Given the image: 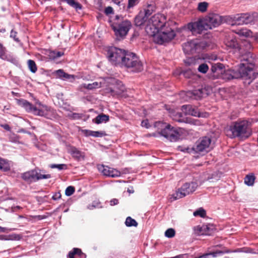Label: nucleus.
<instances>
[{
    "label": "nucleus",
    "instance_id": "5701e85b",
    "mask_svg": "<svg viewBox=\"0 0 258 258\" xmlns=\"http://www.w3.org/2000/svg\"><path fill=\"white\" fill-rule=\"evenodd\" d=\"M156 9V7L155 4H148L143 9L145 14L144 16H150L155 11Z\"/></svg>",
    "mask_w": 258,
    "mask_h": 258
},
{
    "label": "nucleus",
    "instance_id": "393cba45",
    "mask_svg": "<svg viewBox=\"0 0 258 258\" xmlns=\"http://www.w3.org/2000/svg\"><path fill=\"white\" fill-rule=\"evenodd\" d=\"M223 68V65L221 63L213 64L211 68V70L214 74H216L214 76L218 77L219 74L222 73Z\"/></svg>",
    "mask_w": 258,
    "mask_h": 258
},
{
    "label": "nucleus",
    "instance_id": "7ed1b4c3",
    "mask_svg": "<svg viewBox=\"0 0 258 258\" xmlns=\"http://www.w3.org/2000/svg\"><path fill=\"white\" fill-rule=\"evenodd\" d=\"M250 123L246 120H240L233 122L226 131L228 136L231 138L241 137L247 138L252 132L249 128Z\"/></svg>",
    "mask_w": 258,
    "mask_h": 258
},
{
    "label": "nucleus",
    "instance_id": "8fccbe9b",
    "mask_svg": "<svg viewBox=\"0 0 258 258\" xmlns=\"http://www.w3.org/2000/svg\"><path fill=\"white\" fill-rule=\"evenodd\" d=\"M54 73L55 74L57 77L63 79V76L65 75V72L62 70H58L56 71Z\"/></svg>",
    "mask_w": 258,
    "mask_h": 258
},
{
    "label": "nucleus",
    "instance_id": "603ef678",
    "mask_svg": "<svg viewBox=\"0 0 258 258\" xmlns=\"http://www.w3.org/2000/svg\"><path fill=\"white\" fill-rule=\"evenodd\" d=\"M93 137H102L105 135V133L104 132L94 131Z\"/></svg>",
    "mask_w": 258,
    "mask_h": 258
},
{
    "label": "nucleus",
    "instance_id": "a18cd8bd",
    "mask_svg": "<svg viewBox=\"0 0 258 258\" xmlns=\"http://www.w3.org/2000/svg\"><path fill=\"white\" fill-rule=\"evenodd\" d=\"M50 167L51 168H57L59 170H62L67 168V165L64 164H51Z\"/></svg>",
    "mask_w": 258,
    "mask_h": 258
},
{
    "label": "nucleus",
    "instance_id": "39448f33",
    "mask_svg": "<svg viewBox=\"0 0 258 258\" xmlns=\"http://www.w3.org/2000/svg\"><path fill=\"white\" fill-rule=\"evenodd\" d=\"M224 77L228 80L233 78H241L244 83L249 84L255 78L252 68L248 63H241L239 69V74L232 71H227L224 74Z\"/></svg>",
    "mask_w": 258,
    "mask_h": 258
},
{
    "label": "nucleus",
    "instance_id": "f704fd0d",
    "mask_svg": "<svg viewBox=\"0 0 258 258\" xmlns=\"http://www.w3.org/2000/svg\"><path fill=\"white\" fill-rule=\"evenodd\" d=\"M125 223V225L128 227H131V226L136 227L138 225V223L136 221V220L132 219L130 217H128L126 219Z\"/></svg>",
    "mask_w": 258,
    "mask_h": 258
},
{
    "label": "nucleus",
    "instance_id": "cd10ccee",
    "mask_svg": "<svg viewBox=\"0 0 258 258\" xmlns=\"http://www.w3.org/2000/svg\"><path fill=\"white\" fill-rule=\"evenodd\" d=\"M255 179L253 174H248L244 178V183L248 186H252L254 184Z\"/></svg>",
    "mask_w": 258,
    "mask_h": 258
},
{
    "label": "nucleus",
    "instance_id": "58836bf2",
    "mask_svg": "<svg viewBox=\"0 0 258 258\" xmlns=\"http://www.w3.org/2000/svg\"><path fill=\"white\" fill-rule=\"evenodd\" d=\"M195 216H200L201 217H204L206 216V211L202 208H200L194 213Z\"/></svg>",
    "mask_w": 258,
    "mask_h": 258
},
{
    "label": "nucleus",
    "instance_id": "3c124183",
    "mask_svg": "<svg viewBox=\"0 0 258 258\" xmlns=\"http://www.w3.org/2000/svg\"><path fill=\"white\" fill-rule=\"evenodd\" d=\"M6 49L3 46L2 44L0 43V57L4 59L6 56Z\"/></svg>",
    "mask_w": 258,
    "mask_h": 258
},
{
    "label": "nucleus",
    "instance_id": "2eb2a0df",
    "mask_svg": "<svg viewBox=\"0 0 258 258\" xmlns=\"http://www.w3.org/2000/svg\"><path fill=\"white\" fill-rule=\"evenodd\" d=\"M106 86L108 87L107 90L113 95H120L125 90L122 83L114 78H108Z\"/></svg>",
    "mask_w": 258,
    "mask_h": 258
},
{
    "label": "nucleus",
    "instance_id": "7c9ffc66",
    "mask_svg": "<svg viewBox=\"0 0 258 258\" xmlns=\"http://www.w3.org/2000/svg\"><path fill=\"white\" fill-rule=\"evenodd\" d=\"M229 252L228 251H223L222 250H218L215 252L204 254L202 255L199 256L196 258H207L208 255H212L213 257H216L218 254H223L225 252Z\"/></svg>",
    "mask_w": 258,
    "mask_h": 258
},
{
    "label": "nucleus",
    "instance_id": "473e14b6",
    "mask_svg": "<svg viewBox=\"0 0 258 258\" xmlns=\"http://www.w3.org/2000/svg\"><path fill=\"white\" fill-rule=\"evenodd\" d=\"M64 54L63 52L52 51L49 52V56L50 58L54 59L62 56Z\"/></svg>",
    "mask_w": 258,
    "mask_h": 258
},
{
    "label": "nucleus",
    "instance_id": "5fc2aeb1",
    "mask_svg": "<svg viewBox=\"0 0 258 258\" xmlns=\"http://www.w3.org/2000/svg\"><path fill=\"white\" fill-rule=\"evenodd\" d=\"M113 12L114 11L113 8L110 6L106 7L104 10V13L107 15L109 14H113Z\"/></svg>",
    "mask_w": 258,
    "mask_h": 258
},
{
    "label": "nucleus",
    "instance_id": "a878e982",
    "mask_svg": "<svg viewBox=\"0 0 258 258\" xmlns=\"http://www.w3.org/2000/svg\"><path fill=\"white\" fill-rule=\"evenodd\" d=\"M61 1L66 3L70 6L75 8L77 11L81 10L82 8L81 4L75 0H61Z\"/></svg>",
    "mask_w": 258,
    "mask_h": 258
},
{
    "label": "nucleus",
    "instance_id": "e2e57ef3",
    "mask_svg": "<svg viewBox=\"0 0 258 258\" xmlns=\"http://www.w3.org/2000/svg\"><path fill=\"white\" fill-rule=\"evenodd\" d=\"M122 1H123V0H112V2L114 4H116V5H118V6H119V5H120V3H121Z\"/></svg>",
    "mask_w": 258,
    "mask_h": 258
},
{
    "label": "nucleus",
    "instance_id": "49530a36",
    "mask_svg": "<svg viewBox=\"0 0 258 258\" xmlns=\"http://www.w3.org/2000/svg\"><path fill=\"white\" fill-rule=\"evenodd\" d=\"M75 192V188L73 186H68L65 191V194L67 196H70L72 195Z\"/></svg>",
    "mask_w": 258,
    "mask_h": 258
},
{
    "label": "nucleus",
    "instance_id": "09e8293b",
    "mask_svg": "<svg viewBox=\"0 0 258 258\" xmlns=\"http://www.w3.org/2000/svg\"><path fill=\"white\" fill-rule=\"evenodd\" d=\"M140 1V0H128L127 8H130L134 7L137 5Z\"/></svg>",
    "mask_w": 258,
    "mask_h": 258
},
{
    "label": "nucleus",
    "instance_id": "9d476101",
    "mask_svg": "<svg viewBox=\"0 0 258 258\" xmlns=\"http://www.w3.org/2000/svg\"><path fill=\"white\" fill-rule=\"evenodd\" d=\"M127 68L132 69L134 72H141L143 69L142 62L134 53L126 52L121 63Z\"/></svg>",
    "mask_w": 258,
    "mask_h": 258
},
{
    "label": "nucleus",
    "instance_id": "ddd939ff",
    "mask_svg": "<svg viewBox=\"0 0 258 258\" xmlns=\"http://www.w3.org/2000/svg\"><path fill=\"white\" fill-rule=\"evenodd\" d=\"M206 47V44L203 42H199L195 40L184 43L183 45V50L186 54H193L199 52Z\"/></svg>",
    "mask_w": 258,
    "mask_h": 258
},
{
    "label": "nucleus",
    "instance_id": "4d7b16f0",
    "mask_svg": "<svg viewBox=\"0 0 258 258\" xmlns=\"http://www.w3.org/2000/svg\"><path fill=\"white\" fill-rule=\"evenodd\" d=\"M16 35H17V32L14 30H12L11 32V34H10L11 37L14 38V39L16 41L18 42L19 39L18 38L16 37Z\"/></svg>",
    "mask_w": 258,
    "mask_h": 258
},
{
    "label": "nucleus",
    "instance_id": "72a5a7b5",
    "mask_svg": "<svg viewBox=\"0 0 258 258\" xmlns=\"http://www.w3.org/2000/svg\"><path fill=\"white\" fill-rule=\"evenodd\" d=\"M226 45L228 47L237 49L239 50L238 44L236 40L234 39H232L230 41L226 42Z\"/></svg>",
    "mask_w": 258,
    "mask_h": 258
},
{
    "label": "nucleus",
    "instance_id": "37998d69",
    "mask_svg": "<svg viewBox=\"0 0 258 258\" xmlns=\"http://www.w3.org/2000/svg\"><path fill=\"white\" fill-rule=\"evenodd\" d=\"M81 253V249L79 248H74L73 251H70L69 253V258H74V255L76 254H80Z\"/></svg>",
    "mask_w": 258,
    "mask_h": 258
},
{
    "label": "nucleus",
    "instance_id": "c756f323",
    "mask_svg": "<svg viewBox=\"0 0 258 258\" xmlns=\"http://www.w3.org/2000/svg\"><path fill=\"white\" fill-rule=\"evenodd\" d=\"M121 175V172L116 169L109 168V171L107 174V176H109L111 177H117L120 176Z\"/></svg>",
    "mask_w": 258,
    "mask_h": 258
},
{
    "label": "nucleus",
    "instance_id": "79ce46f5",
    "mask_svg": "<svg viewBox=\"0 0 258 258\" xmlns=\"http://www.w3.org/2000/svg\"><path fill=\"white\" fill-rule=\"evenodd\" d=\"M200 60H201L200 58L196 59L195 58L191 57L187 59V61H186V62L189 65L195 64L197 63H199Z\"/></svg>",
    "mask_w": 258,
    "mask_h": 258
},
{
    "label": "nucleus",
    "instance_id": "a211bd4d",
    "mask_svg": "<svg viewBox=\"0 0 258 258\" xmlns=\"http://www.w3.org/2000/svg\"><path fill=\"white\" fill-rule=\"evenodd\" d=\"M195 234L198 235H211L214 230V227L212 225H203L202 226H197L194 228Z\"/></svg>",
    "mask_w": 258,
    "mask_h": 258
},
{
    "label": "nucleus",
    "instance_id": "bb28decb",
    "mask_svg": "<svg viewBox=\"0 0 258 258\" xmlns=\"http://www.w3.org/2000/svg\"><path fill=\"white\" fill-rule=\"evenodd\" d=\"M109 120V116L105 114H100L98 115L93 121L99 124L103 122H107Z\"/></svg>",
    "mask_w": 258,
    "mask_h": 258
},
{
    "label": "nucleus",
    "instance_id": "6e6d98bb",
    "mask_svg": "<svg viewBox=\"0 0 258 258\" xmlns=\"http://www.w3.org/2000/svg\"><path fill=\"white\" fill-rule=\"evenodd\" d=\"M100 203L98 201H94L91 205H89L88 206V208L90 210L93 209V208H99L100 207L99 206Z\"/></svg>",
    "mask_w": 258,
    "mask_h": 258
},
{
    "label": "nucleus",
    "instance_id": "423d86ee",
    "mask_svg": "<svg viewBox=\"0 0 258 258\" xmlns=\"http://www.w3.org/2000/svg\"><path fill=\"white\" fill-rule=\"evenodd\" d=\"M17 103L19 106L23 107L27 111L32 112L35 115L48 117L51 113V110L49 108L41 104L39 102H37L35 106L24 99L17 100Z\"/></svg>",
    "mask_w": 258,
    "mask_h": 258
},
{
    "label": "nucleus",
    "instance_id": "c9c22d12",
    "mask_svg": "<svg viewBox=\"0 0 258 258\" xmlns=\"http://www.w3.org/2000/svg\"><path fill=\"white\" fill-rule=\"evenodd\" d=\"M28 65L30 70L33 73H35L37 70L35 62L32 60L28 61Z\"/></svg>",
    "mask_w": 258,
    "mask_h": 258
},
{
    "label": "nucleus",
    "instance_id": "0eeeda50",
    "mask_svg": "<svg viewBox=\"0 0 258 258\" xmlns=\"http://www.w3.org/2000/svg\"><path fill=\"white\" fill-rule=\"evenodd\" d=\"M17 103L19 106L23 107L27 111L32 112L35 115L48 117L51 113V110L49 108L41 104L39 102H37L35 106L24 99L17 100Z\"/></svg>",
    "mask_w": 258,
    "mask_h": 258
},
{
    "label": "nucleus",
    "instance_id": "a19ab883",
    "mask_svg": "<svg viewBox=\"0 0 258 258\" xmlns=\"http://www.w3.org/2000/svg\"><path fill=\"white\" fill-rule=\"evenodd\" d=\"M165 235L168 238L173 237L175 235V230L172 228H169L165 231Z\"/></svg>",
    "mask_w": 258,
    "mask_h": 258
},
{
    "label": "nucleus",
    "instance_id": "dca6fc26",
    "mask_svg": "<svg viewBox=\"0 0 258 258\" xmlns=\"http://www.w3.org/2000/svg\"><path fill=\"white\" fill-rule=\"evenodd\" d=\"M107 83V78L106 79L100 78L97 81L89 84L83 83L79 86V90L81 91H84L85 89L88 90H93L100 88L102 87L106 86Z\"/></svg>",
    "mask_w": 258,
    "mask_h": 258
},
{
    "label": "nucleus",
    "instance_id": "f8f14e48",
    "mask_svg": "<svg viewBox=\"0 0 258 258\" xmlns=\"http://www.w3.org/2000/svg\"><path fill=\"white\" fill-rule=\"evenodd\" d=\"M125 51L115 47L107 48V56L109 60L115 64L121 63Z\"/></svg>",
    "mask_w": 258,
    "mask_h": 258
},
{
    "label": "nucleus",
    "instance_id": "aec40b11",
    "mask_svg": "<svg viewBox=\"0 0 258 258\" xmlns=\"http://www.w3.org/2000/svg\"><path fill=\"white\" fill-rule=\"evenodd\" d=\"M227 23L232 26L235 25L247 24L249 23V19L253 17H227Z\"/></svg>",
    "mask_w": 258,
    "mask_h": 258
},
{
    "label": "nucleus",
    "instance_id": "e433bc0d",
    "mask_svg": "<svg viewBox=\"0 0 258 258\" xmlns=\"http://www.w3.org/2000/svg\"><path fill=\"white\" fill-rule=\"evenodd\" d=\"M109 167L104 165L98 166V170L105 176H107L109 171Z\"/></svg>",
    "mask_w": 258,
    "mask_h": 258
},
{
    "label": "nucleus",
    "instance_id": "13d9d810",
    "mask_svg": "<svg viewBox=\"0 0 258 258\" xmlns=\"http://www.w3.org/2000/svg\"><path fill=\"white\" fill-rule=\"evenodd\" d=\"M141 125L142 126L145 127L147 128H149L150 126L148 120H143L141 123Z\"/></svg>",
    "mask_w": 258,
    "mask_h": 258
},
{
    "label": "nucleus",
    "instance_id": "20e7f679",
    "mask_svg": "<svg viewBox=\"0 0 258 258\" xmlns=\"http://www.w3.org/2000/svg\"><path fill=\"white\" fill-rule=\"evenodd\" d=\"M108 22L115 36L119 39H123L132 27L131 22L122 17H110Z\"/></svg>",
    "mask_w": 258,
    "mask_h": 258
},
{
    "label": "nucleus",
    "instance_id": "69168bd1",
    "mask_svg": "<svg viewBox=\"0 0 258 258\" xmlns=\"http://www.w3.org/2000/svg\"><path fill=\"white\" fill-rule=\"evenodd\" d=\"M254 13L252 14V16H254Z\"/></svg>",
    "mask_w": 258,
    "mask_h": 258
},
{
    "label": "nucleus",
    "instance_id": "2f4dec72",
    "mask_svg": "<svg viewBox=\"0 0 258 258\" xmlns=\"http://www.w3.org/2000/svg\"><path fill=\"white\" fill-rule=\"evenodd\" d=\"M236 33L241 36L246 37H249L252 36V32L250 30L247 29H242L238 30Z\"/></svg>",
    "mask_w": 258,
    "mask_h": 258
},
{
    "label": "nucleus",
    "instance_id": "f257e3e1",
    "mask_svg": "<svg viewBox=\"0 0 258 258\" xmlns=\"http://www.w3.org/2000/svg\"><path fill=\"white\" fill-rule=\"evenodd\" d=\"M153 27H148L147 33L153 37L155 42L162 44L171 40L175 36L174 26L175 23L166 17H152Z\"/></svg>",
    "mask_w": 258,
    "mask_h": 258
},
{
    "label": "nucleus",
    "instance_id": "0e129e2a",
    "mask_svg": "<svg viewBox=\"0 0 258 258\" xmlns=\"http://www.w3.org/2000/svg\"><path fill=\"white\" fill-rule=\"evenodd\" d=\"M2 126L6 130L9 131L10 130V127L8 124L3 125Z\"/></svg>",
    "mask_w": 258,
    "mask_h": 258
},
{
    "label": "nucleus",
    "instance_id": "4c0bfd02",
    "mask_svg": "<svg viewBox=\"0 0 258 258\" xmlns=\"http://www.w3.org/2000/svg\"><path fill=\"white\" fill-rule=\"evenodd\" d=\"M208 4L207 2L200 3L198 5V9L199 11L204 12L207 10Z\"/></svg>",
    "mask_w": 258,
    "mask_h": 258
},
{
    "label": "nucleus",
    "instance_id": "ea45409f",
    "mask_svg": "<svg viewBox=\"0 0 258 258\" xmlns=\"http://www.w3.org/2000/svg\"><path fill=\"white\" fill-rule=\"evenodd\" d=\"M208 66L205 63H202L199 66L198 70L202 73H206L208 70Z\"/></svg>",
    "mask_w": 258,
    "mask_h": 258
},
{
    "label": "nucleus",
    "instance_id": "c03bdc74",
    "mask_svg": "<svg viewBox=\"0 0 258 258\" xmlns=\"http://www.w3.org/2000/svg\"><path fill=\"white\" fill-rule=\"evenodd\" d=\"M76 76L73 75H69L68 74L65 73V75L63 76V78L62 80H69L70 82H73L76 79Z\"/></svg>",
    "mask_w": 258,
    "mask_h": 258
},
{
    "label": "nucleus",
    "instance_id": "6e6552de",
    "mask_svg": "<svg viewBox=\"0 0 258 258\" xmlns=\"http://www.w3.org/2000/svg\"><path fill=\"white\" fill-rule=\"evenodd\" d=\"M155 127H157L160 134L171 141H175L181 136L182 130L180 128H174L171 125L162 122H156Z\"/></svg>",
    "mask_w": 258,
    "mask_h": 258
},
{
    "label": "nucleus",
    "instance_id": "864d4df0",
    "mask_svg": "<svg viewBox=\"0 0 258 258\" xmlns=\"http://www.w3.org/2000/svg\"><path fill=\"white\" fill-rule=\"evenodd\" d=\"M19 236L18 235H15V236L13 238H9L8 236L3 235H0V240H8L12 239H18Z\"/></svg>",
    "mask_w": 258,
    "mask_h": 258
},
{
    "label": "nucleus",
    "instance_id": "4be33fe9",
    "mask_svg": "<svg viewBox=\"0 0 258 258\" xmlns=\"http://www.w3.org/2000/svg\"><path fill=\"white\" fill-rule=\"evenodd\" d=\"M187 95L195 99H199L204 97L203 91L202 89L188 91L187 93Z\"/></svg>",
    "mask_w": 258,
    "mask_h": 258
},
{
    "label": "nucleus",
    "instance_id": "bf43d9fd",
    "mask_svg": "<svg viewBox=\"0 0 258 258\" xmlns=\"http://www.w3.org/2000/svg\"><path fill=\"white\" fill-rule=\"evenodd\" d=\"M11 229L6 227H2L0 226V233L1 232H8L11 231Z\"/></svg>",
    "mask_w": 258,
    "mask_h": 258
},
{
    "label": "nucleus",
    "instance_id": "b1692460",
    "mask_svg": "<svg viewBox=\"0 0 258 258\" xmlns=\"http://www.w3.org/2000/svg\"><path fill=\"white\" fill-rule=\"evenodd\" d=\"M70 153L74 158L79 160L83 159L85 157V154L84 153L81 152L75 148H72L71 149Z\"/></svg>",
    "mask_w": 258,
    "mask_h": 258
},
{
    "label": "nucleus",
    "instance_id": "de8ad7c7",
    "mask_svg": "<svg viewBox=\"0 0 258 258\" xmlns=\"http://www.w3.org/2000/svg\"><path fill=\"white\" fill-rule=\"evenodd\" d=\"M202 91H203L204 97L209 95L212 92V88L210 87H205L204 88H202Z\"/></svg>",
    "mask_w": 258,
    "mask_h": 258
},
{
    "label": "nucleus",
    "instance_id": "c85d7f7f",
    "mask_svg": "<svg viewBox=\"0 0 258 258\" xmlns=\"http://www.w3.org/2000/svg\"><path fill=\"white\" fill-rule=\"evenodd\" d=\"M10 166L9 162L6 160L0 158V170L6 171L10 169Z\"/></svg>",
    "mask_w": 258,
    "mask_h": 258
},
{
    "label": "nucleus",
    "instance_id": "6ab92c4d",
    "mask_svg": "<svg viewBox=\"0 0 258 258\" xmlns=\"http://www.w3.org/2000/svg\"><path fill=\"white\" fill-rule=\"evenodd\" d=\"M155 19L154 18H152V17H135V23L137 26H144L147 32L148 27H153V21Z\"/></svg>",
    "mask_w": 258,
    "mask_h": 258
},
{
    "label": "nucleus",
    "instance_id": "1a4fd4ad",
    "mask_svg": "<svg viewBox=\"0 0 258 258\" xmlns=\"http://www.w3.org/2000/svg\"><path fill=\"white\" fill-rule=\"evenodd\" d=\"M213 148L211 139L209 137H204L197 142L195 147L184 148L182 151L189 153L197 152H208Z\"/></svg>",
    "mask_w": 258,
    "mask_h": 258
},
{
    "label": "nucleus",
    "instance_id": "f3484780",
    "mask_svg": "<svg viewBox=\"0 0 258 258\" xmlns=\"http://www.w3.org/2000/svg\"><path fill=\"white\" fill-rule=\"evenodd\" d=\"M181 110L185 115H191L194 116L204 118L208 117L209 116L208 113L200 112L197 108L189 105H183L181 107Z\"/></svg>",
    "mask_w": 258,
    "mask_h": 258
},
{
    "label": "nucleus",
    "instance_id": "412c9836",
    "mask_svg": "<svg viewBox=\"0 0 258 258\" xmlns=\"http://www.w3.org/2000/svg\"><path fill=\"white\" fill-rule=\"evenodd\" d=\"M173 119L178 122H182L184 121L183 119L182 118V115L180 113H178L176 114L175 115L173 116ZM186 123L194 124L196 125H200L201 124L200 121L198 119H194L192 118H186V121H185Z\"/></svg>",
    "mask_w": 258,
    "mask_h": 258
},
{
    "label": "nucleus",
    "instance_id": "680f3d73",
    "mask_svg": "<svg viewBox=\"0 0 258 258\" xmlns=\"http://www.w3.org/2000/svg\"><path fill=\"white\" fill-rule=\"evenodd\" d=\"M84 132L87 136H93V134L92 133H94V131L85 130Z\"/></svg>",
    "mask_w": 258,
    "mask_h": 258
},
{
    "label": "nucleus",
    "instance_id": "052dcab7",
    "mask_svg": "<svg viewBox=\"0 0 258 258\" xmlns=\"http://www.w3.org/2000/svg\"><path fill=\"white\" fill-rule=\"evenodd\" d=\"M118 203V201L117 199H113L112 200H111L110 201V205L111 206H114V205H117V204Z\"/></svg>",
    "mask_w": 258,
    "mask_h": 258
},
{
    "label": "nucleus",
    "instance_id": "9b49d317",
    "mask_svg": "<svg viewBox=\"0 0 258 258\" xmlns=\"http://www.w3.org/2000/svg\"><path fill=\"white\" fill-rule=\"evenodd\" d=\"M198 185L196 182H190L184 183L176 192L171 196V202L182 198L194 192Z\"/></svg>",
    "mask_w": 258,
    "mask_h": 258
},
{
    "label": "nucleus",
    "instance_id": "f03ea898",
    "mask_svg": "<svg viewBox=\"0 0 258 258\" xmlns=\"http://www.w3.org/2000/svg\"><path fill=\"white\" fill-rule=\"evenodd\" d=\"M222 17H203L197 23H190L187 25V28L194 34H201L204 30L215 27L222 23Z\"/></svg>",
    "mask_w": 258,
    "mask_h": 258
},
{
    "label": "nucleus",
    "instance_id": "4468645a",
    "mask_svg": "<svg viewBox=\"0 0 258 258\" xmlns=\"http://www.w3.org/2000/svg\"><path fill=\"white\" fill-rule=\"evenodd\" d=\"M51 177L50 174H42L40 171L32 170L22 174V178L27 182H33L37 180L47 179Z\"/></svg>",
    "mask_w": 258,
    "mask_h": 258
}]
</instances>
